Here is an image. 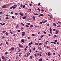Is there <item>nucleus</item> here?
Segmentation results:
<instances>
[{"mask_svg": "<svg viewBox=\"0 0 61 61\" xmlns=\"http://www.w3.org/2000/svg\"><path fill=\"white\" fill-rule=\"evenodd\" d=\"M14 50H15V48L14 47H12L11 49H9V50L10 51H11V50H12V51H14Z\"/></svg>", "mask_w": 61, "mask_h": 61, "instance_id": "obj_1", "label": "nucleus"}, {"mask_svg": "<svg viewBox=\"0 0 61 61\" xmlns=\"http://www.w3.org/2000/svg\"><path fill=\"white\" fill-rule=\"evenodd\" d=\"M19 47L20 48H23V46L21 45V44L20 43H19Z\"/></svg>", "mask_w": 61, "mask_h": 61, "instance_id": "obj_2", "label": "nucleus"}, {"mask_svg": "<svg viewBox=\"0 0 61 61\" xmlns=\"http://www.w3.org/2000/svg\"><path fill=\"white\" fill-rule=\"evenodd\" d=\"M22 36H25V32H22Z\"/></svg>", "mask_w": 61, "mask_h": 61, "instance_id": "obj_3", "label": "nucleus"}, {"mask_svg": "<svg viewBox=\"0 0 61 61\" xmlns=\"http://www.w3.org/2000/svg\"><path fill=\"white\" fill-rule=\"evenodd\" d=\"M48 56H51V53L50 52H48V54H47Z\"/></svg>", "mask_w": 61, "mask_h": 61, "instance_id": "obj_4", "label": "nucleus"}, {"mask_svg": "<svg viewBox=\"0 0 61 61\" xmlns=\"http://www.w3.org/2000/svg\"><path fill=\"white\" fill-rule=\"evenodd\" d=\"M20 15H21V16H23V15H24V13H21L20 12Z\"/></svg>", "mask_w": 61, "mask_h": 61, "instance_id": "obj_5", "label": "nucleus"}, {"mask_svg": "<svg viewBox=\"0 0 61 61\" xmlns=\"http://www.w3.org/2000/svg\"><path fill=\"white\" fill-rule=\"evenodd\" d=\"M6 7V5H5L3 6H2V8H5Z\"/></svg>", "mask_w": 61, "mask_h": 61, "instance_id": "obj_6", "label": "nucleus"}, {"mask_svg": "<svg viewBox=\"0 0 61 61\" xmlns=\"http://www.w3.org/2000/svg\"><path fill=\"white\" fill-rule=\"evenodd\" d=\"M26 16H25L22 17V19H26Z\"/></svg>", "mask_w": 61, "mask_h": 61, "instance_id": "obj_7", "label": "nucleus"}, {"mask_svg": "<svg viewBox=\"0 0 61 61\" xmlns=\"http://www.w3.org/2000/svg\"><path fill=\"white\" fill-rule=\"evenodd\" d=\"M21 41L22 43H24V39H22L21 40Z\"/></svg>", "mask_w": 61, "mask_h": 61, "instance_id": "obj_8", "label": "nucleus"}, {"mask_svg": "<svg viewBox=\"0 0 61 61\" xmlns=\"http://www.w3.org/2000/svg\"><path fill=\"white\" fill-rule=\"evenodd\" d=\"M44 15L43 14H41L39 15V17H40V16H44Z\"/></svg>", "mask_w": 61, "mask_h": 61, "instance_id": "obj_9", "label": "nucleus"}, {"mask_svg": "<svg viewBox=\"0 0 61 61\" xmlns=\"http://www.w3.org/2000/svg\"><path fill=\"white\" fill-rule=\"evenodd\" d=\"M47 21V20H44V22H43V23H46V22Z\"/></svg>", "mask_w": 61, "mask_h": 61, "instance_id": "obj_10", "label": "nucleus"}, {"mask_svg": "<svg viewBox=\"0 0 61 61\" xmlns=\"http://www.w3.org/2000/svg\"><path fill=\"white\" fill-rule=\"evenodd\" d=\"M2 32L3 33H4V34H5V33H6V31H2Z\"/></svg>", "mask_w": 61, "mask_h": 61, "instance_id": "obj_11", "label": "nucleus"}, {"mask_svg": "<svg viewBox=\"0 0 61 61\" xmlns=\"http://www.w3.org/2000/svg\"><path fill=\"white\" fill-rule=\"evenodd\" d=\"M53 25H54V26H56V25L55 24V23H53Z\"/></svg>", "mask_w": 61, "mask_h": 61, "instance_id": "obj_12", "label": "nucleus"}, {"mask_svg": "<svg viewBox=\"0 0 61 61\" xmlns=\"http://www.w3.org/2000/svg\"><path fill=\"white\" fill-rule=\"evenodd\" d=\"M33 44V42H31L29 43V46H31V44Z\"/></svg>", "mask_w": 61, "mask_h": 61, "instance_id": "obj_13", "label": "nucleus"}, {"mask_svg": "<svg viewBox=\"0 0 61 61\" xmlns=\"http://www.w3.org/2000/svg\"><path fill=\"white\" fill-rule=\"evenodd\" d=\"M38 49H39V50H42V49H41V47H39Z\"/></svg>", "mask_w": 61, "mask_h": 61, "instance_id": "obj_14", "label": "nucleus"}, {"mask_svg": "<svg viewBox=\"0 0 61 61\" xmlns=\"http://www.w3.org/2000/svg\"><path fill=\"white\" fill-rule=\"evenodd\" d=\"M13 7H14V6H12L10 8V9H12V8H13Z\"/></svg>", "mask_w": 61, "mask_h": 61, "instance_id": "obj_15", "label": "nucleus"}, {"mask_svg": "<svg viewBox=\"0 0 61 61\" xmlns=\"http://www.w3.org/2000/svg\"><path fill=\"white\" fill-rule=\"evenodd\" d=\"M53 37H57V36L56 35H54Z\"/></svg>", "mask_w": 61, "mask_h": 61, "instance_id": "obj_16", "label": "nucleus"}, {"mask_svg": "<svg viewBox=\"0 0 61 61\" xmlns=\"http://www.w3.org/2000/svg\"><path fill=\"white\" fill-rule=\"evenodd\" d=\"M39 61H42V59L41 58V59H40L39 60Z\"/></svg>", "mask_w": 61, "mask_h": 61, "instance_id": "obj_17", "label": "nucleus"}, {"mask_svg": "<svg viewBox=\"0 0 61 61\" xmlns=\"http://www.w3.org/2000/svg\"><path fill=\"white\" fill-rule=\"evenodd\" d=\"M56 32L58 34V33L59 31H58V30H57L56 31Z\"/></svg>", "mask_w": 61, "mask_h": 61, "instance_id": "obj_18", "label": "nucleus"}, {"mask_svg": "<svg viewBox=\"0 0 61 61\" xmlns=\"http://www.w3.org/2000/svg\"><path fill=\"white\" fill-rule=\"evenodd\" d=\"M26 27H27L28 28L29 27V25H26Z\"/></svg>", "mask_w": 61, "mask_h": 61, "instance_id": "obj_19", "label": "nucleus"}, {"mask_svg": "<svg viewBox=\"0 0 61 61\" xmlns=\"http://www.w3.org/2000/svg\"><path fill=\"white\" fill-rule=\"evenodd\" d=\"M37 10H38L39 11V12H40V9L38 8L37 9Z\"/></svg>", "mask_w": 61, "mask_h": 61, "instance_id": "obj_20", "label": "nucleus"}, {"mask_svg": "<svg viewBox=\"0 0 61 61\" xmlns=\"http://www.w3.org/2000/svg\"><path fill=\"white\" fill-rule=\"evenodd\" d=\"M16 8V7L14 6H13V9H15Z\"/></svg>", "mask_w": 61, "mask_h": 61, "instance_id": "obj_21", "label": "nucleus"}, {"mask_svg": "<svg viewBox=\"0 0 61 61\" xmlns=\"http://www.w3.org/2000/svg\"><path fill=\"white\" fill-rule=\"evenodd\" d=\"M15 15H17L18 14H17V13H15Z\"/></svg>", "mask_w": 61, "mask_h": 61, "instance_id": "obj_22", "label": "nucleus"}, {"mask_svg": "<svg viewBox=\"0 0 61 61\" xmlns=\"http://www.w3.org/2000/svg\"><path fill=\"white\" fill-rule=\"evenodd\" d=\"M5 34L6 36L8 35V33H7V32H6L5 33Z\"/></svg>", "mask_w": 61, "mask_h": 61, "instance_id": "obj_23", "label": "nucleus"}, {"mask_svg": "<svg viewBox=\"0 0 61 61\" xmlns=\"http://www.w3.org/2000/svg\"><path fill=\"white\" fill-rule=\"evenodd\" d=\"M9 19V18L8 17H6L5 18L6 20H7V19Z\"/></svg>", "mask_w": 61, "mask_h": 61, "instance_id": "obj_24", "label": "nucleus"}, {"mask_svg": "<svg viewBox=\"0 0 61 61\" xmlns=\"http://www.w3.org/2000/svg\"><path fill=\"white\" fill-rule=\"evenodd\" d=\"M34 15H38V14H36L35 13H34Z\"/></svg>", "mask_w": 61, "mask_h": 61, "instance_id": "obj_25", "label": "nucleus"}, {"mask_svg": "<svg viewBox=\"0 0 61 61\" xmlns=\"http://www.w3.org/2000/svg\"><path fill=\"white\" fill-rule=\"evenodd\" d=\"M33 18L34 20H35V19H36L35 17H34V16H33Z\"/></svg>", "mask_w": 61, "mask_h": 61, "instance_id": "obj_26", "label": "nucleus"}, {"mask_svg": "<svg viewBox=\"0 0 61 61\" xmlns=\"http://www.w3.org/2000/svg\"><path fill=\"white\" fill-rule=\"evenodd\" d=\"M12 18H13V19H14L15 18V17L14 16H12Z\"/></svg>", "mask_w": 61, "mask_h": 61, "instance_id": "obj_27", "label": "nucleus"}, {"mask_svg": "<svg viewBox=\"0 0 61 61\" xmlns=\"http://www.w3.org/2000/svg\"><path fill=\"white\" fill-rule=\"evenodd\" d=\"M60 25H59L57 26V27H60Z\"/></svg>", "mask_w": 61, "mask_h": 61, "instance_id": "obj_28", "label": "nucleus"}, {"mask_svg": "<svg viewBox=\"0 0 61 61\" xmlns=\"http://www.w3.org/2000/svg\"><path fill=\"white\" fill-rule=\"evenodd\" d=\"M22 6H23V5H22V4L21 5H20V7H22Z\"/></svg>", "mask_w": 61, "mask_h": 61, "instance_id": "obj_29", "label": "nucleus"}, {"mask_svg": "<svg viewBox=\"0 0 61 61\" xmlns=\"http://www.w3.org/2000/svg\"><path fill=\"white\" fill-rule=\"evenodd\" d=\"M54 41L55 42H57V40H55Z\"/></svg>", "mask_w": 61, "mask_h": 61, "instance_id": "obj_30", "label": "nucleus"}, {"mask_svg": "<svg viewBox=\"0 0 61 61\" xmlns=\"http://www.w3.org/2000/svg\"><path fill=\"white\" fill-rule=\"evenodd\" d=\"M33 50H36V47H34L33 49Z\"/></svg>", "mask_w": 61, "mask_h": 61, "instance_id": "obj_31", "label": "nucleus"}, {"mask_svg": "<svg viewBox=\"0 0 61 61\" xmlns=\"http://www.w3.org/2000/svg\"><path fill=\"white\" fill-rule=\"evenodd\" d=\"M35 45L36 46H37V45H38V43H36L35 44Z\"/></svg>", "mask_w": 61, "mask_h": 61, "instance_id": "obj_32", "label": "nucleus"}, {"mask_svg": "<svg viewBox=\"0 0 61 61\" xmlns=\"http://www.w3.org/2000/svg\"><path fill=\"white\" fill-rule=\"evenodd\" d=\"M6 44L7 45H9V43H8L7 42H6Z\"/></svg>", "mask_w": 61, "mask_h": 61, "instance_id": "obj_33", "label": "nucleus"}, {"mask_svg": "<svg viewBox=\"0 0 61 61\" xmlns=\"http://www.w3.org/2000/svg\"><path fill=\"white\" fill-rule=\"evenodd\" d=\"M50 31H52V29H51V28H50Z\"/></svg>", "mask_w": 61, "mask_h": 61, "instance_id": "obj_34", "label": "nucleus"}, {"mask_svg": "<svg viewBox=\"0 0 61 61\" xmlns=\"http://www.w3.org/2000/svg\"><path fill=\"white\" fill-rule=\"evenodd\" d=\"M53 44H54V45H56V42H53Z\"/></svg>", "mask_w": 61, "mask_h": 61, "instance_id": "obj_35", "label": "nucleus"}, {"mask_svg": "<svg viewBox=\"0 0 61 61\" xmlns=\"http://www.w3.org/2000/svg\"><path fill=\"white\" fill-rule=\"evenodd\" d=\"M30 58H31V59H32V57H32V56H30Z\"/></svg>", "mask_w": 61, "mask_h": 61, "instance_id": "obj_36", "label": "nucleus"}, {"mask_svg": "<svg viewBox=\"0 0 61 61\" xmlns=\"http://www.w3.org/2000/svg\"><path fill=\"white\" fill-rule=\"evenodd\" d=\"M27 25H30V23H27Z\"/></svg>", "mask_w": 61, "mask_h": 61, "instance_id": "obj_37", "label": "nucleus"}, {"mask_svg": "<svg viewBox=\"0 0 61 61\" xmlns=\"http://www.w3.org/2000/svg\"><path fill=\"white\" fill-rule=\"evenodd\" d=\"M8 54V52H6L5 53V55H7Z\"/></svg>", "mask_w": 61, "mask_h": 61, "instance_id": "obj_38", "label": "nucleus"}, {"mask_svg": "<svg viewBox=\"0 0 61 61\" xmlns=\"http://www.w3.org/2000/svg\"><path fill=\"white\" fill-rule=\"evenodd\" d=\"M21 24H22V25H23V26H25V24H23V23H21Z\"/></svg>", "mask_w": 61, "mask_h": 61, "instance_id": "obj_39", "label": "nucleus"}, {"mask_svg": "<svg viewBox=\"0 0 61 61\" xmlns=\"http://www.w3.org/2000/svg\"><path fill=\"white\" fill-rule=\"evenodd\" d=\"M15 5H16V7H17V5H14L13 6H15Z\"/></svg>", "mask_w": 61, "mask_h": 61, "instance_id": "obj_40", "label": "nucleus"}, {"mask_svg": "<svg viewBox=\"0 0 61 61\" xmlns=\"http://www.w3.org/2000/svg\"><path fill=\"white\" fill-rule=\"evenodd\" d=\"M44 36V35H42L41 37V38H42V37H43Z\"/></svg>", "mask_w": 61, "mask_h": 61, "instance_id": "obj_41", "label": "nucleus"}, {"mask_svg": "<svg viewBox=\"0 0 61 61\" xmlns=\"http://www.w3.org/2000/svg\"><path fill=\"white\" fill-rule=\"evenodd\" d=\"M41 10L42 11V12H44V10L41 9Z\"/></svg>", "mask_w": 61, "mask_h": 61, "instance_id": "obj_42", "label": "nucleus"}, {"mask_svg": "<svg viewBox=\"0 0 61 61\" xmlns=\"http://www.w3.org/2000/svg\"><path fill=\"white\" fill-rule=\"evenodd\" d=\"M36 55H37V56H39V53H37Z\"/></svg>", "mask_w": 61, "mask_h": 61, "instance_id": "obj_43", "label": "nucleus"}, {"mask_svg": "<svg viewBox=\"0 0 61 61\" xmlns=\"http://www.w3.org/2000/svg\"><path fill=\"white\" fill-rule=\"evenodd\" d=\"M27 56H26V57H28V56H29V54H27Z\"/></svg>", "mask_w": 61, "mask_h": 61, "instance_id": "obj_44", "label": "nucleus"}, {"mask_svg": "<svg viewBox=\"0 0 61 61\" xmlns=\"http://www.w3.org/2000/svg\"><path fill=\"white\" fill-rule=\"evenodd\" d=\"M2 58L3 59H4V58H5V57L4 56H2Z\"/></svg>", "mask_w": 61, "mask_h": 61, "instance_id": "obj_45", "label": "nucleus"}, {"mask_svg": "<svg viewBox=\"0 0 61 61\" xmlns=\"http://www.w3.org/2000/svg\"><path fill=\"white\" fill-rule=\"evenodd\" d=\"M5 25V23H3L2 25Z\"/></svg>", "mask_w": 61, "mask_h": 61, "instance_id": "obj_46", "label": "nucleus"}, {"mask_svg": "<svg viewBox=\"0 0 61 61\" xmlns=\"http://www.w3.org/2000/svg\"><path fill=\"white\" fill-rule=\"evenodd\" d=\"M11 14H13V12H12L10 13Z\"/></svg>", "mask_w": 61, "mask_h": 61, "instance_id": "obj_47", "label": "nucleus"}, {"mask_svg": "<svg viewBox=\"0 0 61 61\" xmlns=\"http://www.w3.org/2000/svg\"><path fill=\"white\" fill-rule=\"evenodd\" d=\"M6 16L8 17L9 16V15H6Z\"/></svg>", "mask_w": 61, "mask_h": 61, "instance_id": "obj_48", "label": "nucleus"}, {"mask_svg": "<svg viewBox=\"0 0 61 61\" xmlns=\"http://www.w3.org/2000/svg\"><path fill=\"white\" fill-rule=\"evenodd\" d=\"M58 55L59 56V57H61V56H60V54H58Z\"/></svg>", "mask_w": 61, "mask_h": 61, "instance_id": "obj_49", "label": "nucleus"}, {"mask_svg": "<svg viewBox=\"0 0 61 61\" xmlns=\"http://www.w3.org/2000/svg\"><path fill=\"white\" fill-rule=\"evenodd\" d=\"M58 23L59 24H61V22H58Z\"/></svg>", "mask_w": 61, "mask_h": 61, "instance_id": "obj_50", "label": "nucleus"}, {"mask_svg": "<svg viewBox=\"0 0 61 61\" xmlns=\"http://www.w3.org/2000/svg\"><path fill=\"white\" fill-rule=\"evenodd\" d=\"M51 44H54V42L52 41H51Z\"/></svg>", "mask_w": 61, "mask_h": 61, "instance_id": "obj_51", "label": "nucleus"}, {"mask_svg": "<svg viewBox=\"0 0 61 61\" xmlns=\"http://www.w3.org/2000/svg\"><path fill=\"white\" fill-rule=\"evenodd\" d=\"M30 27H33V25H31L30 26Z\"/></svg>", "mask_w": 61, "mask_h": 61, "instance_id": "obj_52", "label": "nucleus"}, {"mask_svg": "<svg viewBox=\"0 0 61 61\" xmlns=\"http://www.w3.org/2000/svg\"><path fill=\"white\" fill-rule=\"evenodd\" d=\"M24 50L25 51H26V50H27V48H25L24 49Z\"/></svg>", "mask_w": 61, "mask_h": 61, "instance_id": "obj_53", "label": "nucleus"}, {"mask_svg": "<svg viewBox=\"0 0 61 61\" xmlns=\"http://www.w3.org/2000/svg\"><path fill=\"white\" fill-rule=\"evenodd\" d=\"M25 5H23V8H25Z\"/></svg>", "mask_w": 61, "mask_h": 61, "instance_id": "obj_54", "label": "nucleus"}, {"mask_svg": "<svg viewBox=\"0 0 61 61\" xmlns=\"http://www.w3.org/2000/svg\"><path fill=\"white\" fill-rule=\"evenodd\" d=\"M56 29H53V31H56Z\"/></svg>", "mask_w": 61, "mask_h": 61, "instance_id": "obj_55", "label": "nucleus"}, {"mask_svg": "<svg viewBox=\"0 0 61 61\" xmlns=\"http://www.w3.org/2000/svg\"><path fill=\"white\" fill-rule=\"evenodd\" d=\"M30 53H31V52H32V51H31V49L30 50Z\"/></svg>", "mask_w": 61, "mask_h": 61, "instance_id": "obj_56", "label": "nucleus"}, {"mask_svg": "<svg viewBox=\"0 0 61 61\" xmlns=\"http://www.w3.org/2000/svg\"><path fill=\"white\" fill-rule=\"evenodd\" d=\"M23 27H22L21 28V30H23Z\"/></svg>", "mask_w": 61, "mask_h": 61, "instance_id": "obj_57", "label": "nucleus"}, {"mask_svg": "<svg viewBox=\"0 0 61 61\" xmlns=\"http://www.w3.org/2000/svg\"><path fill=\"white\" fill-rule=\"evenodd\" d=\"M21 51V50H20L19 49V51H18V52H20Z\"/></svg>", "mask_w": 61, "mask_h": 61, "instance_id": "obj_58", "label": "nucleus"}, {"mask_svg": "<svg viewBox=\"0 0 61 61\" xmlns=\"http://www.w3.org/2000/svg\"><path fill=\"white\" fill-rule=\"evenodd\" d=\"M34 55L35 56H36L35 57H36L37 56V55H36V54H35Z\"/></svg>", "mask_w": 61, "mask_h": 61, "instance_id": "obj_59", "label": "nucleus"}, {"mask_svg": "<svg viewBox=\"0 0 61 61\" xmlns=\"http://www.w3.org/2000/svg\"><path fill=\"white\" fill-rule=\"evenodd\" d=\"M4 60H5V61H6V58L5 57L4 58Z\"/></svg>", "mask_w": 61, "mask_h": 61, "instance_id": "obj_60", "label": "nucleus"}, {"mask_svg": "<svg viewBox=\"0 0 61 61\" xmlns=\"http://www.w3.org/2000/svg\"><path fill=\"white\" fill-rule=\"evenodd\" d=\"M49 46H48L47 47V48H49Z\"/></svg>", "mask_w": 61, "mask_h": 61, "instance_id": "obj_61", "label": "nucleus"}, {"mask_svg": "<svg viewBox=\"0 0 61 61\" xmlns=\"http://www.w3.org/2000/svg\"><path fill=\"white\" fill-rule=\"evenodd\" d=\"M40 24H42V22H40Z\"/></svg>", "mask_w": 61, "mask_h": 61, "instance_id": "obj_62", "label": "nucleus"}, {"mask_svg": "<svg viewBox=\"0 0 61 61\" xmlns=\"http://www.w3.org/2000/svg\"><path fill=\"white\" fill-rule=\"evenodd\" d=\"M57 45H59V43H58V42H57Z\"/></svg>", "mask_w": 61, "mask_h": 61, "instance_id": "obj_63", "label": "nucleus"}, {"mask_svg": "<svg viewBox=\"0 0 61 61\" xmlns=\"http://www.w3.org/2000/svg\"><path fill=\"white\" fill-rule=\"evenodd\" d=\"M31 5H32V4H30V6H31Z\"/></svg>", "mask_w": 61, "mask_h": 61, "instance_id": "obj_64", "label": "nucleus"}]
</instances>
